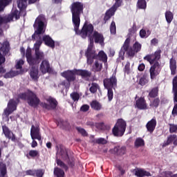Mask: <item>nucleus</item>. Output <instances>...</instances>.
Here are the masks:
<instances>
[{
  "mask_svg": "<svg viewBox=\"0 0 177 177\" xmlns=\"http://www.w3.org/2000/svg\"><path fill=\"white\" fill-rule=\"evenodd\" d=\"M45 21L46 18L43 14L39 15L35 19L33 24V28H35V32L32 35V39L35 41L37 38H39L34 44L35 56L31 53V48H28L26 53V62L29 66L34 67V66H38L41 63V60L45 59V54L44 52L39 50V48L42 45V40H41V35L45 34L46 28H45Z\"/></svg>",
  "mask_w": 177,
  "mask_h": 177,
  "instance_id": "f257e3e1",
  "label": "nucleus"
},
{
  "mask_svg": "<svg viewBox=\"0 0 177 177\" xmlns=\"http://www.w3.org/2000/svg\"><path fill=\"white\" fill-rule=\"evenodd\" d=\"M70 10L72 13V23L75 35H79L83 39H86V37L89 35V24L88 21L84 22L82 29L80 30L81 15L84 13V3L80 1L73 2L70 6Z\"/></svg>",
  "mask_w": 177,
  "mask_h": 177,
  "instance_id": "f03ea898",
  "label": "nucleus"
},
{
  "mask_svg": "<svg viewBox=\"0 0 177 177\" xmlns=\"http://www.w3.org/2000/svg\"><path fill=\"white\" fill-rule=\"evenodd\" d=\"M19 99L26 100L28 106L33 107L34 109H37V107L39 106V103H41V100H39L37 93L28 89L27 90V92L19 93L17 100L10 99L9 100L7 108L4 110V114L6 117H9L13 111H16L19 102Z\"/></svg>",
  "mask_w": 177,
  "mask_h": 177,
  "instance_id": "7ed1b4c3",
  "label": "nucleus"
},
{
  "mask_svg": "<svg viewBox=\"0 0 177 177\" xmlns=\"http://www.w3.org/2000/svg\"><path fill=\"white\" fill-rule=\"evenodd\" d=\"M61 75L70 84V82H74L77 80L76 75H80L82 78L89 77V72L86 70L75 68L73 70L64 71L61 73Z\"/></svg>",
  "mask_w": 177,
  "mask_h": 177,
  "instance_id": "20e7f679",
  "label": "nucleus"
},
{
  "mask_svg": "<svg viewBox=\"0 0 177 177\" xmlns=\"http://www.w3.org/2000/svg\"><path fill=\"white\" fill-rule=\"evenodd\" d=\"M89 35H91L89 38L90 45H93L94 41L95 44H100L101 46H104V36L97 30L94 31L93 25L91 24H89Z\"/></svg>",
  "mask_w": 177,
  "mask_h": 177,
  "instance_id": "39448f33",
  "label": "nucleus"
},
{
  "mask_svg": "<svg viewBox=\"0 0 177 177\" xmlns=\"http://www.w3.org/2000/svg\"><path fill=\"white\" fill-rule=\"evenodd\" d=\"M57 154L61 156V158L64 161H66L68 165L73 168L75 165V161L74 160V157L69 156L68 152L66 148H63L62 145H56Z\"/></svg>",
  "mask_w": 177,
  "mask_h": 177,
  "instance_id": "423d86ee",
  "label": "nucleus"
},
{
  "mask_svg": "<svg viewBox=\"0 0 177 177\" xmlns=\"http://www.w3.org/2000/svg\"><path fill=\"white\" fill-rule=\"evenodd\" d=\"M161 53H162V51L161 48H158L154 53L148 54L144 57L143 59L148 62L151 66H153L156 63H158V61L161 59Z\"/></svg>",
  "mask_w": 177,
  "mask_h": 177,
  "instance_id": "0eeeda50",
  "label": "nucleus"
},
{
  "mask_svg": "<svg viewBox=\"0 0 177 177\" xmlns=\"http://www.w3.org/2000/svg\"><path fill=\"white\" fill-rule=\"evenodd\" d=\"M10 50V44H9V41H4L3 43H0V66L6 62L5 56L9 53Z\"/></svg>",
  "mask_w": 177,
  "mask_h": 177,
  "instance_id": "6e6552de",
  "label": "nucleus"
},
{
  "mask_svg": "<svg viewBox=\"0 0 177 177\" xmlns=\"http://www.w3.org/2000/svg\"><path fill=\"white\" fill-rule=\"evenodd\" d=\"M46 102L41 103V106L43 109L46 110H48V111L51 110H56L57 109V106H59V102L56 98L49 96L48 98L46 99Z\"/></svg>",
  "mask_w": 177,
  "mask_h": 177,
  "instance_id": "1a4fd4ad",
  "label": "nucleus"
},
{
  "mask_svg": "<svg viewBox=\"0 0 177 177\" xmlns=\"http://www.w3.org/2000/svg\"><path fill=\"white\" fill-rule=\"evenodd\" d=\"M127 129V122L124 119H118L113 128L112 129V133H125Z\"/></svg>",
  "mask_w": 177,
  "mask_h": 177,
  "instance_id": "9d476101",
  "label": "nucleus"
},
{
  "mask_svg": "<svg viewBox=\"0 0 177 177\" xmlns=\"http://www.w3.org/2000/svg\"><path fill=\"white\" fill-rule=\"evenodd\" d=\"M105 89H113L117 86V71H114L110 78H105L103 80Z\"/></svg>",
  "mask_w": 177,
  "mask_h": 177,
  "instance_id": "9b49d317",
  "label": "nucleus"
},
{
  "mask_svg": "<svg viewBox=\"0 0 177 177\" xmlns=\"http://www.w3.org/2000/svg\"><path fill=\"white\" fill-rule=\"evenodd\" d=\"M161 71V64L160 62H156L152 65L149 69V74L151 80H156L157 75L160 74Z\"/></svg>",
  "mask_w": 177,
  "mask_h": 177,
  "instance_id": "f8f14e48",
  "label": "nucleus"
},
{
  "mask_svg": "<svg viewBox=\"0 0 177 177\" xmlns=\"http://www.w3.org/2000/svg\"><path fill=\"white\" fill-rule=\"evenodd\" d=\"M118 8L119 7L114 3L110 9L106 10L104 17V24H106V23H107V21H109L114 15H115V12H117V9H118Z\"/></svg>",
  "mask_w": 177,
  "mask_h": 177,
  "instance_id": "ddd939ff",
  "label": "nucleus"
},
{
  "mask_svg": "<svg viewBox=\"0 0 177 177\" xmlns=\"http://www.w3.org/2000/svg\"><path fill=\"white\" fill-rule=\"evenodd\" d=\"M140 50H142V44H140L139 41H136L133 45V48L130 47L128 51V56H129L130 57H133L136 53L140 52Z\"/></svg>",
  "mask_w": 177,
  "mask_h": 177,
  "instance_id": "4468645a",
  "label": "nucleus"
},
{
  "mask_svg": "<svg viewBox=\"0 0 177 177\" xmlns=\"http://www.w3.org/2000/svg\"><path fill=\"white\" fill-rule=\"evenodd\" d=\"M41 73L42 74H46V73H51L52 72V67L50 66V64L49 61L47 59H43L39 67Z\"/></svg>",
  "mask_w": 177,
  "mask_h": 177,
  "instance_id": "2eb2a0df",
  "label": "nucleus"
},
{
  "mask_svg": "<svg viewBox=\"0 0 177 177\" xmlns=\"http://www.w3.org/2000/svg\"><path fill=\"white\" fill-rule=\"evenodd\" d=\"M130 44H131V40L129 39H126V40L123 44V46H122L119 52V56L120 57H121L122 60H124V55H125V52H127V55H128V52L129 49H131V47H129Z\"/></svg>",
  "mask_w": 177,
  "mask_h": 177,
  "instance_id": "dca6fc26",
  "label": "nucleus"
},
{
  "mask_svg": "<svg viewBox=\"0 0 177 177\" xmlns=\"http://www.w3.org/2000/svg\"><path fill=\"white\" fill-rule=\"evenodd\" d=\"M27 1L28 0H17V6L20 10L19 15L23 16V17H26V15H27L26 12V9H27Z\"/></svg>",
  "mask_w": 177,
  "mask_h": 177,
  "instance_id": "f3484780",
  "label": "nucleus"
},
{
  "mask_svg": "<svg viewBox=\"0 0 177 177\" xmlns=\"http://www.w3.org/2000/svg\"><path fill=\"white\" fill-rule=\"evenodd\" d=\"M135 107L138 109V110H147V102L145 97H140L136 100Z\"/></svg>",
  "mask_w": 177,
  "mask_h": 177,
  "instance_id": "a211bd4d",
  "label": "nucleus"
},
{
  "mask_svg": "<svg viewBox=\"0 0 177 177\" xmlns=\"http://www.w3.org/2000/svg\"><path fill=\"white\" fill-rule=\"evenodd\" d=\"M41 42L43 41L46 46L51 48V49H55V40L52 39L49 35H44L41 39Z\"/></svg>",
  "mask_w": 177,
  "mask_h": 177,
  "instance_id": "6ab92c4d",
  "label": "nucleus"
},
{
  "mask_svg": "<svg viewBox=\"0 0 177 177\" xmlns=\"http://www.w3.org/2000/svg\"><path fill=\"white\" fill-rule=\"evenodd\" d=\"M156 127H157V120H156V118H152L146 124V128L149 133L154 132Z\"/></svg>",
  "mask_w": 177,
  "mask_h": 177,
  "instance_id": "aec40b11",
  "label": "nucleus"
},
{
  "mask_svg": "<svg viewBox=\"0 0 177 177\" xmlns=\"http://www.w3.org/2000/svg\"><path fill=\"white\" fill-rule=\"evenodd\" d=\"M127 151V148L125 147H115L113 149H111V153L115 154V156H124Z\"/></svg>",
  "mask_w": 177,
  "mask_h": 177,
  "instance_id": "412c9836",
  "label": "nucleus"
},
{
  "mask_svg": "<svg viewBox=\"0 0 177 177\" xmlns=\"http://www.w3.org/2000/svg\"><path fill=\"white\" fill-rule=\"evenodd\" d=\"M133 172L138 177H144V176H151L150 172L145 171L143 169H135L133 170Z\"/></svg>",
  "mask_w": 177,
  "mask_h": 177,
  "instance_id": "4be33fe9",
  "label": "nucleus"
},
{
  "mask_svg": "<svg viewBox=\"0 0 177 177\" xmlns=\"http://www.w3.org/2000/svg\"><path fill=\"white\" fill-rule=\"evenodd\" d=\"M136 31H138V27L136 26V23L133 22L132 28L129 29L127 39H129L131 41V38H132V37H133V38H136Z\"/></svg>",
  "mask_w": 177,
  "mask_h": 177,
  "instance_id": "5701e85b",
  "label": "nucleus"
},
{
  "mask_svg": "<svg viewBox=\"0 0 177 177\" xmlns=\"http://www.w3.org/2000/svg\"><path fill=\"white\" fill-rule=\"evenodd\" d=\"M176 59L172 57L169 60V68L171 70V75L176 74Z\"/></svg>",
  "mask_w": 177,
  "mask_h": 177,
  "instance_id": "b1692460",
  "label": "nucleus"
},
{
  "mask_svg": "<svg viewBox=\"0 0 177 177\" xmlns=\"http://www.w3.org/2000/svg\"><path fill=\"white\" fill-rule=\"evenodd\" d=\"M30 75L32 80H34V81L38 80V79L39 78L38 68L35 66H32L30 68Z\"/></svg>",
  "mask_w": 177,
  "mask_h": 177,
  "instance_id": "393cba45",
  "label": "nucleus"
},
{
  "mask_svg": "<svg viewBox=\"0 0 177 177\" xmlns=\"http://www.w3.org/2000/svg\"><path fill=\"white\" fill-rule=\"evenodd\" d=\"M103 68V64L99 63V61L96 60L92 66L91 71L94 73H100Z\"/></svg>",
  "mask_w": 177,
  "mask_h": 177,
  "instance_id": "a878e982",
  "label": "nucleus"
},
{
  "mask_svg": "<svg viewBox=\"0 0 177 177\" xmlns=\"http://www.w3.org/2000/svg\"><path fill=\"white\" fill-rule=\"evenodd\" d=\"M97 129L100 131H110L111 129V126L110 124H106L104 122H98L95 124Z\"/></svg>",
  "mask_w": 177,
  "mask_h": 177,
  "instance_id": "bb28decb",
  "label": "nucleus"
},
{
  "mask_svg": "<svg viewBox=\"0 0 177 177\" xmlns=\"http://www.w3.org/2000/svg\"><path fill=\"white\" fill-rule=\"evenodd\" d=\"M158 86L153 87L148 94L149 100H150V99H154L157 97V96H158Z\"/></svg>",
  "mask_w": 177,
  "mask_h": 177,
  "instance_id": "cd10ccee",
  "label": "nucleus"
},
{
  "mask_svg": "<svg viewBox=\"0 0 177 177\" xmlns=\"http://www.w3.org/2000/svg\"><path fill=\"white\" fill-rule=\"evenodd\" d=\"M90 106L91 109H93V110H95V111H100V109H102V104L97 102V100H93L90 103Z\"/></svg>",
  "mask_w": 177,
  "mask_h": 177,
  "instance_id": "c85d7f7f",
  "label": "nucleus"
},
{
  "mask_svg": "<svg viewBox=\"0 0 177 177\" xmlns=\"http://www.w3.org/2000/svg\"><path fill=\"white\" fill-rule=\"evenodd\" d=\"M13 0H0V13L5 10L6 6H9Z\"/></svg>",
  "mask_w": 177,
  "mask_h": 177,
  "instance_id": "c756f323",
  "label": "nucleus"
},
{
  "mask_svg": "<svg viewBox=\"0 0 177 177\" xmlns=\"http://www.w3.org/2000/svg\"><path fill=\"white\" fill-rule=\"evenodd\" d=\"M97 59L103 63H106L108 60L107 54L103 50H100L97 54Z\"/></svg>",
  "mask_w": 177,
  "mask_h": 177,
  "instance_id": "7c9ffc66",
  "label": "nucleus"
},
{
  "mask_svg": "<svg viewBox=\"0 0 177 177\" xmlns=\"http://www.w3.org/2000/svg\"><path fill=\"white\" fill-rule=\"evenodd\" d=\"M27 158H38L39 157V151L37 150H30L28 153L26 154Z\"/></svg>",
  "mask_w": 177,
  "mask_h": 177,
  "instance_id": "2f4dec72",
  "label": "nucleus"
},
{
  "mask_svg": "<svg viewBox=\"0 0 177 177\" xmlns=\"http://www.w3.org/2000/svg\"><path fill=\"white\" fill-rule=\"evenodd\" d=\"M165 15L167 23L168 24H171V23H172V21L174 20V13H172V12L169 10H167L165 12Z\"/></svg>",
  "mask_w": 177,
  "mask_h": 177,
  "instance_id": "473e14b6",
  "label": "nucleus"
},
{
  "mask_svg": "<svg viewBox=\"0 0 177 177\" xmlns=\"http://www.w3.org/2000/svg\"><path fill=\"white\" fill-rule=\"evenodd\" d=\"M54 175L56 177H64V170L59 168V167H55L54 168Z\"/></svg>",
  "mask_w": 177,
  "mask_h": 177,
  "instance_id": "72a5a7b5",
  "label": "nucleus"
},
{
  "mask_svg": "<svg viewBox=\"0 0 177 177\" xmlns=\"http://www.w3.org/2000/svg\"><path fill=\"white\" fill-rule=\"evenodd\" d=\"M136 6L138 9L146 10L147 8V3L146 2V0H138Z\"/></svg>",
  "mask_w": 177,
  "mask_h": 177,
  "instance_id": "f704fd0d",
  "label": "nucleus"
},
{
  "mask_svg": "<svg viewBox=\"0 0 177 177\" xmlns=\"http://www.w3.org/2000/svg\"><path fill=\"white\" fill-rule=\"evenodd\" d=\"M56 162L58 167H60V168H62L64 171H68V166H67V165H66L62 160L57 158Z\"/></svg>",
  "mask_w": 177,
  "mask_h": 177,
  "instance_id": "c9c22d12",
  "label": "nucleus"
},
{
  "mask_svg": "<svg viewBox=\"0 0 177 177\" xmlns=\"http://www.w3.org/2000/svg\"><path fill=\"white\" fill-rule=\"evenodd\" d=\"M160 97L153 98L152 101H151L149 106L150 107H155L157 109L160 106Z\"/></svg>",
  "mask_w": 177,
  "mask_h": 177,
  "instance_id": "e433bc0d",
  "label": "nucleus"
},
{
  "mask_svg": "<svg viewBox=\"0 0 177 177\" xmlns=\"http://www.w3.org/2000/svg\"><path fill=\"white\" fill-rule=\"evenodd\" d=\"M97 89H100V86L97 83L93 82L91 84V86L89 88V91L91 93H96L97 92Z\"/></svg>",
  "mask_w": 177,
  "mask_h": 177,
  "instance_id": "4c0bfd02",
  "label": "nucleus"
},
{
  "mask_svg": "<svg viewBox=\"0 0 177 177\" xmlns=\"http://www.w3.org/2000/svg\"><path fill=\"white\" fill-rule=\"evenodd\" d=\"M0 177H5L6 176V174H8V170L6 169V165L5 164H0Z\"/></svg>",
  "mask_w": 177,
  "mask_h": 177,
  "instance_id": "58836bf2",
  "label": "nucleus"
},
{
  "mask_svg": "<svg viewBox=\"0 0 177 177\" xmlns=\"http://www.w3.org/2000/svg\"><path fill=\"white\" fill-rule=\"evenodd\" d=\"M135 147H142V146H145V140L143 139L138 138L134 142Z\"/></svg>",
  "mask_w": 177,
  "mask_h": 177,
  "instance_id": "ea45409f",
  "label": "nucleus"
},
{
  "mask_svg": "<svg viewBox=\"0 0 177 177\" xmlns=\"http://www.w3.org/2000/svg\"><path fill=\"white\" fill-rule=\"evenodd\" d=\"M71 96V99H72V100H73L74 102H78V100H80V93H78L77 92H73L72 93L70 94Z\"/></svg>",
  "mask_w": 177,
  "mask_h": 177,
  "instance_id": "a19ab883",
  "label": "nucleus"
},
{
  "mask_svg": "<svg viewBox=\"0 0 177 177\" xmlns=\"http://www.w3.org/2000/svg\"><path fill=\"white\" fill-rule=\"evenodd\" d=\"M110 32L113 35H115V34H117V26H115V22L114 21H113L111 24Z\"/></svg>",
  "mask_w": 177,
  "mask_h": 177,
  "instance_id": "79ce46f5",
  "label": "nucleus"
},
{
  "mask_svg": "<svg viewBox=\"0 0 177 177\" xmlns=\"http://www.w3.org/2000/svg\"><path fill=\"white\" fill-rule=\"evenodd\" d=\"M44 175H45V169H35V176L43 177Z\"/></svg>",
  "mask_w": 177,
  "mask_h": 177,
  "instance_id": "37998d69",
  "label": "nucleus"
},
{
  "mask_svg": "<svg viewBox=\"0 0 177 177\" xmlns=\"http://www.w3.org/2000/svg\"><path fill=\"white\" fill-rule=\"evenodd\" d=\"M89 59L97 60V54H96V51L91 48H89Z\"/></svg>",
  "mask_w": 177,
  "mask_h": 177,
  "instance_id": "c03bdc74",
  "label": "nucleus"
},
{
  "mask_svg": "<svg viewBox=\"0 0 177 177\" xmlns=\"http://www.w3.org/2000/svg\"><path fill=\"white\" fill-rule=\"evenodd\" d=\"M107 92V96H108V100L109 102H111L113 100V97H114V92L113 91V88H106Z\"/></svg>",
  "mask_w": 177,
  "mask_h": 177,
  "instance_id": "a18cd8bd",
  "label": "nucleus"
},
{
  "mask_svg": "<svg viewBox=\"0 0 177 177\" xmlns=\"http://www.w3.org/2000/svg\"><path fill=\"white\" fill-rule=\"evenodd\" d=\"M39 132V126L32 124L30 129V133H38Z\"/></svg>",
  "mask_w": 177,
  "mask_h": 177,
  "instance_id": "49530a36",
  "label": "nucleus"
},
{
  "mask_svg": "<svg viewBox=\"0 0 177 177\" xmlns=\"http://www.w3.org/2000/svg\"><path fill=\"white\" fill-rule=\"evenodd\" d=\"M170 133H176L177 132V124H169Z\"/></svg>",
  "mask_w": 177,
  "mask_h": 177,
  "instance_id": "de8ad7c7",
  "label": "nucleus"
},
{
  "mask_svg": "<svg viewBox=\"0 0 177 177\" xmlns=\"http://www.w3.org/2000/svg\"><path fill=\"white\" fill-rule=\"evenodd\" d=\"M124 71L125 74H129L131 73V63L129 62H127L124 68Z\"/></svg>",
  "mask_w": 177,
  "mask_h": 177,
  "instance_id": "09e8293b",
  "label": "nucleus"
},
{
  "mask_svg": "<svg viewBox=\"0 0 177 177\" xmlns=\"http://www.w3.org/2000/svg\"><path fill=\"white\" fill-rule=\"evenodd\" d=\"M30 136H31L32 140H35V139H37V140H39V142H41V140L42 139L41 134H39V133H30Z\"/></svg>",
  "mask_w": 177,
  "mask_h": 177,
  "instance_id": "8fccbe9b",
  "label": "nucleus"
},
{
  "mask_svg": "<svg viewBox=\"0 0 177 177\" xmlns=\"http://www.w3.org/2000/svg\"><path fill=\"white\" fill-rule=\"evenodd\" d=\"M6 138H8V139H11L12 142H17V138H16V136L14 133H5Z\"/></svg>",
  "mask_w": 177,
  "mask_h": 177,
  "instance_id": "3c124183",
  "label": "nucleus"
},
{
  "mask_svg": "<svg viewBox=\"0 0 177 177\" xmlns=\"http://www.w3.org/2000/svg\"><path fill=\"white\" fill-rule=\"evenodd\" d=\"M23 64H24V61L23 59H19L17 62L15 68L17 70H20L21 68H23Z\"/></svg>",
  "mask_w": 177,
  "mask_h": 177,
  "instance_id": "603ef678",
  "label": "nucleus"
},
{
  "mask_svg": "<svg viewBox=\"0 0 177 177\" xmlns=\"http://www.w3.org/2000/svg\"><path fill=\"white\" fill-rule=\"evenodd\" d=\"M140 38H147L149 37V35H147V32H146V30L141 29L140 30Z\"/></svg>",
  "mask_w": 177,
  "mask_h": 177,
  "instance_id": "864d4df0",
  "label": "nucleus"
},
{
  "mask_svg": "<svg viewBox=\"0 0 177 177\" xmlns=\"http://www.w3.org/2000/svg\"><path fill=\"white\" fill-rule=\"evenodd\" d=\"M95 143H97V145H106L107 143V140L104 138H98L95 140Z\"/></svg>",
  "mask_w": 177,
  "mask_h": 177,
  "instance_id": "5fc2aeb1",
  "label": "nucleus"
},
{
  "mask_svg": "<svg viewBox=\"0 0 177 177\" xmlns=\"http://www.w3.org/2000/svg\"><path fill=\"white\" fill-rule=\"evenodd\" d=\"M147 82H149L147 81V79H146V77H141L139 80V84L142 86H145V85L147 84Z\"/></svg>",
  "mask_w": 177,
  "mask_h": 177,
  "instance_id": "6e6d98bb",
  "label": "nucleus"
},
{
  "mask_svg": "<svg viewBox=\"0 0 177 177\" xmlns=\"http://www.w3.org/2000/svg\"><path fill=\"white\" fill-rule=\"evenodd\" d=\"M88 110H89V105L88 104H83L80 107V111H82V113H86V111H88Z\"/></svg>",
  "mask_w": 177,
  "mask_h": 177,
  "instance_id": "4d7b16f0",
  "label": "nucleus"
},
{
  "mask_svg": "<svg viewBox=\"0 0 177 177\" xmlns=\"http://www.w3.org/2000/svg\"><path fill=\"white\" fill-rule=\"evenodd\" d=\"M15 77V73L13 71H10L4 75V78H13Z\"/></svg>",
  "mask_w": 177,
  "mask_h": 177,
  "instance_id": "13d9d810",
  "label": "nucleus"
},
{
  "mask_svg": "<svg viewBox=\"0 0 177 177\" xmlns=\"http://www.w3.org/2000/svg\"><path fill=\"white\" fill-rule=\"evenodd\" d=\"M26 175H29L30 176H35V169H29L26 171Z\"/></svg>",
  "mask_w": 177,
  "mask_h": 177,
  "instance_id": "bf43d9fd",
  "label": "nucleus"
},
{
  "mask_svg": "<svg viewBox=\"0 0 177 177\" xmlns=\"http://www.w3.org/2000/svg\"><path fill=\"white\" fill-rule=\"evenodd\" d=\"M151 46H157L158 45V39L153 38L151 40Z\"/></svg>",
  "mask_w": 177,
  "mask_h": 177,
  "instance_id": "052dcab7",
  "label": "nucleus"
},
{
  "mask_svg": "<svg viewBox=\"0 0 177 177\" xmlns=\"http://www.w3.org/2000/svg\"><path fill=\"white\" fill-rule=\"evenodd\" d=\"M3 133H10V129L6 125L2 126Z\"/></svg>",
  "mask_w": 177,
  "mask_h": 177,
  "instance_id": "680f3d73",
  "label": "nucleus"
},
{
  "mask_svg": "<svg viewBox=\"0 0 177 177\" xmlns=\"http://www.w3.org/2000/svg\"><path fill=\"white\" fill-rule=\"evenodd\" d=\"M177 90V76L173 79V91Z\"/></svg>",
  "mask_w": 177,
  "mask_h": 177,
  "instance_id": "e2e57ef3",
  "label": "nucleus"
},
{
  "mask_svg": "<svg viewBox=\"0 0 177 177\" xmlns=\"http://www.w3.org/2000/svg\"><path fill=\"white\" fill-rule=\"evenodd\" d=\"M172 115H174V117H176V115H177V104H174V106L173 108L172 112H171Z\"/></svg>",
  "mask_w": 177,
  "mask_h": 177,
  "instance_id": "0e129e2a",
  "label": "nucleus"
},
{
  "mask_svg": "<svg viewBox=\"0 0 177 177\" xmlns=\"http://www.w3.org/2000/svg\"><path fill=\"white\" fill-rule=\"evenodd\" d=\"M138 71H145V68H146V65L145 64H140L138 66Z\"/></svg>",
  "mask_w": 177,
  "mask_h": 177,
  "instance_id": "69168bd1",
  "label": "nucleus"
},
{
  "mask_svg": "<svg viewBox=\"0 0 177 177\" xmlns=\"http://www.w3.org/2000/svg\"><path fill=\"white\" fill-rule=\"evenodd\" d=\"M85 56L87 59V63H88V64H89V46H88V47H87V50L85 53Z\"/></svg>",
  "mask_w": 177,
  "mask_h": 177,
  "instance_id": "338daca9",
  "label": "nucleus"
},
{
  "mask_svg": "<svg viewBox=\"0 0 177 177\" xmlns=\"http://www.w3.org/2000/svg\"><path fill=\"white\" fill-rule=\"evenodd\" d=\"M76 129L79 133H86V131L85 129L81 128V127H76Z\"/></svg>",
  "mask_w": 177,
  "mask_h": 177,
  "instance_id": "774afa93",
  "label": "nucleus"
}]
</instances>
